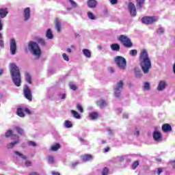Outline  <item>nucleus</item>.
<instances>
[{
	"label": "nucleus",
	"instance_id": "052dcab7",
	"mask_svg": "<svg viewBox=\"0 0 175 175\" xmlns=\"http://www.w3.org/2000/svg\"><path fill=\"white\" fill-rule=\"evenodd\" d=\"M135 136H139V135H140V132L139 131V130H137L134 134Z\"/></svg>",
	"mask_w": 175,
	"mask_h": 175
},
{
	"label": "nucleus",
	"instance_id": "774afa93",
	"mask_svg": "<svg viewBox=\"0 0 175 175\" xmlns=\"http://www.w3.org/2000/svg\"><path fill=\"white\" fill-rule=\"evenodd\" d=\"M67 52L72 53V49H70V48L67 49Z\"/></svg>",
	"mask_w": 175,
	"mask_h": 175
},
{
	"label": "nucleus",
	"instance_id": "603ef678",
	"mask_svg": "<svg viewBox=\"0 0 175 175\" xmlns=\"http://www.w3.org/2000/svg\"><path fill=\"white\" fill-rule=\"evenodd\" d=\"M111 5H117L118 3V0H109Z\"/></svg>",
	"mask_w": 175,
	"mask_h": 175
},
{
	"label": "nucleus",
	"instance_id": "6e6552de",
	"mask_svg": "<svg viewBox=\"0 0 175 175\" xmlns=\"http://www.w3.org/2000/svg\"><path fill=\"white\" fill-rule=\"evenodd\" d=\"M158 21V17L157 16H145L142 18V23L143 24H154Z\"/></svg>",
	"mask_w": 175,
	"mask_h": 175
},
{
	"label": "nucleus",
	"instance_id": "8fccbe9b",
	"mask_svg": "<svg viewBox=\"0 0 175 175\" xmlns=\"http://www.w3.org/2000/svg\"><path fill=\"white\" fill-rule=\"evenodd\" d=\"M28 146H30V147H36V143L32 141L28 142Z\"/></svg>",
	"mask_w": 175,
	"mask_h": 175
},
{
	"label": "nucleus",
	"instance_id": "f8f14e48",
	"mask_svg": "<svg viewBox=\"0 0 175 175\" xmlns=\"http://www.w3.org/2000/svg\"><path fill=\"white\" fill-rule=\"evenodd\" d=\"M129 10L130 12L131 16L135 17L136 16V6L133 3H129Z\"/></svg>",
	"mask_w": 175,
	"mask_h": 175
},
{
	"label": "nucleus",
	"instance_id": "c85d7f7f",
	"mask_svg": "<svg viewBox=\"0 0 175 175\" xmlns=\"http://www.w3.org/2000/svg\"><path fill=\"white\" fill-rule=\"evenodd\" d=\"M64 126L65 128H72L73 126V124L69 120H65L64 123Z\"/></svg>",
	"mask_w": 175,
	"mask_h": 175
},
{
	"label": "nucleus",
	"instance_id": "6e6d98bb",
	"mask_svg": "<svg viewBox=\"0 0 175 175\" xmlns=\"http://www.w3.org/2000/svg\"><path fill=\"white\" fill-rule=\"evenodd\" d=\"M77 165H79V161H75L71 163L72 167L77 166Z\"/></svg>",
	"mask_w": 175,
	"mask_h": 175
},
{
	"label": "nucleus",
	"instance_id": "2eb2a0df",
	"mask_svg": "<svg viewBox=\"0 0 175 175\" xmlns=\"http://www.w3.org/2000/svg\"><path fill=\"white\" fill-rule=\"evenodd\" d=\"M96 105L100 109H105L107 106V102L103 99H100L96 102Z\"/></svg>",
	"mask_w": 175,
	"mask_h": 175
},
{
	"label": "nucleus",
	"instance_id": "a18cd8bd",
	"mask_svg": "<svg viewBox=\"0 0 175 175\" xmlns=\"http://www.w3.org/2000/svg\"><path fill=\"white\" fill-rule=\"evenodd\" d=\"M137 166H139V162L136 161L132 164V169L135 170L137 169Z\"/></svg>",
	"mask_w": 175,
	"mask_h": 175
},
{
	"label": "nucleus",
	"instance_id": "de8ad7c7",
	"mask_svg": "<svg viewBox=\"0 0 175 175\" xmlns=\"http://www.w3.org/2000/svg\"><path fill=\"white\" fill-rule=\"evenodd\" d=\"M79 140L80 143H81V144H85V145L88 144V141H87V140H85V139H84L83 138H80L79 137Z\"/></svg>",
	"mask_w": 175,
	"mask_h": 175
},
{
	"label": "nucleus",
	"instance_id": "4c0bfd02",
	"mask_svg": "<svg viewBox=\"0 0 175 175\" xmlns=\"http://www.w3.org/2000/svg\"><path fill=\"white\" fill-rule=\"evenodd\" d=\"M88 17L90 18V20H95V18H96L95 15H94L91 12H88Z\"/></svg>",
	"mask_w": 175,
	"mask_h": 175
},
{
	"label": "nucleus",
	"instance_id": "5701e85b",
	"mask_svg": "<svg viewBox=\"0 0 175 175\" xmlns=\"http://www.w3.org/2000/svg\"><path fill=\"white\" fill-rule=\"evenodd\" d=\"M55 25L57 31L61 32V22L58 19H55Z\"/></svg>",
	"mask_w": 175,
	"mask_h": 175
},
{
	"label": "nucleus",
	"instance_id": "39448f33",
	"mask_svg": "<svg viewBox=\"0 0 175 175\" xmlns=\"http://www.w3.org/2000/svg\"><path fill=\"white\" fill-rule=\"evenodd\" d=\"M115 64L118 66L120 70L126 69V59L122 56H116L114 59Z\"/></svg>",
	"mask_w": 175,
	"mask_h": 175
},
{
	"label": "nucleus",
	"instance_id": "2f4dec72",
	"mask_svg": "<svg viewBox=\"0 0 175 175\" xmlns=\"http://www.w3.org/2000/svg\"><path fill=\"white\" fill-rule=\"evenodd\" d=\"M61 147L59 144H55V145L52 146L51 148V151H58Z\"/></svg>",
	"mask_w": 175,
	"mask_h": 175
},
{
	"label": "nucleus",
	"instance_id": "c756f323",
	"mask_svg": "<svg viewBox=\"0 0 175 175\" xmlns=\"http://www.w3.org/2000/svg\"><path fill=\"white\" fill-rule=\"evenodd\" d=\"M14 154H15L16 158H21L22 159H27V157L24 156L23 154H21L18 151H15Z\"/></svg>",
	"mask_w": 175,
	"mask_h": 175
},
{
	"label": "nucleus",
	"instance_id": "f704fd0d",
	"mask_svg": "<svg viewBox=\"0 0 175 175\" xmlns=\"http://www.w3.org/2000/svg\"><path fill=\"white\" fill-rule=\"evenodd\" d=\"M129 55H132V57H136L137 55V50L132 49L129 51Z\"/></svg>",
	"mask_w": 175,
	"mask_h": 175
},
{
	"label": "nucleus",
	"instance_id": "49530a36",
	"mask_svg": "<svg viewBox=\"0 0 175 175\" xmlns=\"http://www.w3.org/2000/svg\"><path fill=\"white\" fill-rule=\"evenodd\" d=\"M165 32V29L163 27H160L157 29V33L159 35H162Z\"/></svg>",
	"mask_w": 175,
	"mask_h": 175
},
{
	"label": "nucleus",
	"instance_id": "69168bd1",
	"mask_svg": "<svg viewBox=\"0 0 175 175\" xmlns=\"http://www.w3.org/2000/svg\"><path fill=\"white\" fill-rule=\"evenodd\" d=\"M51 174L52 175H59V174L58 172H52Z\"/></svg>",
	"mask_w": 175,
	"mask_h": 175
},
{
	"label": "nucleus",
	"instance_id": "79ce46f5",
	"mask_svg": "<svg viewBox=\"0 0 175 175\" xmlns=\"http://www.w3.org/2000/svg\"><path fill=\"white\" fill-rule=\"evenodd\" d=\"M2 33H0V47L3 49L5 47L4 43H3V40H2Z\"/></svg>",
	"mask_w": 175,
	"mask_h": 175
},
{
	"label": "nucleus",
	"instance_id": "e433bc0d",
	"mask_svg": "<svg viewBox=\"0 0 175 175\" xmlns=\"http://www.w3.org/2000/svg\"><path fill=\"white\" fill-rule=\"evenodd\" d=\"M101 175H109V168L104 167L101 172Z\"/></svg>",
	"mask_w": 175,
	"mask_h": 175
},
{
	"label": "nucleus",
	"instance_id": "bf43d9fd",
	"mask_svg": "<svg viewBox=\"0 0 175 175\" xmlns=\"http://www.w3.org/2000/svg\"><path fill=\"white\" fill-rule=\"evenodd\" d=\"M162 173V168H158L157 170V174L159 175Z\"/></svg>",
	"mask_w": 175,
	"mask_h": 175
},
{
	"label": "nucleus",
	"instance_id": "4d7b16f0",
	"mask_svg": "<svg viewBox=\"0 0 175 175\" xmlns=\"http://www.w3.org/2000/svg\"><path fill=\"white\" fill-rule=\"evenodd\" d=\"M32 164V163H31V161H25V165L26 166L28 167L29 166H31V165Z\"/></svg>",
	"mask_w": 175,
	"mask_h": 175
},
{
	"label": "nucleus",
	"instance_id": "680f3d73",
	"mask_svg": "<svg viewBox=\"0 0 175 175\" xmlns=\"http://www.w3.org/2000/svg\"><path fill=\"white\" fill-rule=\"evenodd\" d=\"M128 117H129V115L128 113L123 114V118H128Z\"/></svg>",
	"mask_w": 175,
	"mask_h": 175
},
{
	"label": "nucleus",
	"instance_id": "58836bf2",
	"mask_svg": "<svg viewBox=\"0 0 175 175\" xmlns=\"http://www.w3.org/2000/svg\"><path fill=\"white\" fill-rule=\"evenodd\" d=\"M77 109L79 111V113H84V109H83V107L81 105L77 103Z\"/></svg>",
	"mask_w": 175,
	"mask_h": 175
},
{
	"label": "nucleus",
	"instance_id": "423d86ee",
	"mask_svg": "<svg viewBox=\"0 0 175 175\" xmlns=\"http://www.w3.org/2000/svg\"><path fill=\"white\" fill-rule=\"evenodd\" d=\"M118 40L123 43L124 47H127L128 49H130L132 47V46H133L131 39L125 35H120L118 38Z\"/></svg>",
	"mask_w": 175,
	"mask_h": 175
},
{
	"label": "nucleus",
	"instance_id": "7c9ffc66",
	"mask_svg": "<svg viewBox=\"0 0 175 175\" xmlns=\"http://www.w3.org/2000/svg\"><path fill=\"white\" fill-rule=\"evenodd\" d=\"M134 70H135V77H138V78L142 77V71H140V70H139V68H135L134 69Z\"/></svg>",
	"mask_w": 175,
	"mask_h": 175
},
{
	"label": "nucleus",
	"instance_id": "a211bd4d",
	"mask_svg": "<svg viewBox=\"0 0 175 175\" xmlns=\"http://www.w3.org/2000/svg\"><path fill=\"white\" fill-rule=\"evenodd\" d=\"M162 131L165 132V133L172 132V126L169 124H165L162 126Z\"/></svg>",
	"mask_w": 175,
	"mask_h": 175
},
{
	"label": "nucleus",
	"instance_id": "3c124183",
	"mask_svg": "<svg viewBox=\"0 0 175 175\" xmlns=\"http://www.w3.org/2000/svg\"><path fill=\"white\" fill-rule=\"evenodd\" d=\"M59 98H60V99H62V100L65 99L66 98V94H65V93L59 94Z\"/></svg>",
	"mask_w": 175,
	"mask_h": 175
},
{
	"label": "nucleus",
	"instance_id": "4468645a",
	"mask_svg": "<svg viewBox=\"0 0 175 175\" xmlns=\"http://www.w3.org/2000/svg\"><path fill=\"white\" fill-rule=\"evenodd\" d=\"M167 84L165 81H160L157 87V91H163L166 88Z\"/></svg>",
	"mask_w": 175,
	"mask_h": 175
},
{
	"label": "nucleus",
	"instance_id": "13d9d810",
	"mask_svg": "<svg viewBox=\"0 0 175 175\" xmlns=\"http://www.w3.org/2000/svg\"><path fill=\"white\" fill-rule=\"evenodd\" d=\"M3 27V24L2 23V20L0 19V31H2Z\"/></svg>",
	"mask_w": 175,
	"mask_h": 175
},
{
	"label": "nucleus",
	"instance_id": "f257e3e1",
	"mask_svg": "<svg viewBox=\"0 0 175 175\" xmlns=\"http://www.w3.org/2000/svg\"><path fill=\"white\" fill-rule=\"evenodd\" d=\"M139 62L142 71L145 75H147V73L150 72V69H151L152 66L151 59H150L148 52H147L146 49H142L141 51V53L139 55Z\"/></svg>",
	"mask_w": 175,
	"mask_h": 175
},
{
	"label": "nucleus",
	"instance_id": "9b49d317",
	"mask_svg": "<svg viewBox=\"0 0 175 175\" xmlns=\"http://www.w3.org/2000/svg\"><path fill=\"white\" fill-rule=\"evenodd\" d=\"M23 94L26 99L31 102L32 100V93H31V90H29V87L25 85L23 88Z\"/></svg>",
	"mask_w": 175,
	"mask_h": 175
},
{
	"label": "nucleus",
	"instance_id": "473e14b6",
	"mask_svg": "<svg viewBox=\"0 0 175 175\" xmlns=\"http://www.w3.org/2000/svg\"><path fill=\"white\" fill-rule=\"evenodd\" d=\"M69 87L70 90H72V91H76L77 90V86H76L73 82L69 83Z\"/></svg>",
	"mask_w": 175,
	"mask_h": 175
},
{
	"label": "nucleus",
	"instance_id": "72a5a7b5",
	"mask_svg": "<svg viewBox=\"0 0 175 175\" xmlns=\"http://www.w3.org/2000/svg\"><path fill=\"white\" fill-rule=\"evenodd\" d=\"M26 81L29 83V84H32L31 77L29 73L26 74Z\"/></svg>",
	"mask_w": 175,
	"mask_h": 175
},
{
	"label": "nucleus",
	"instance_id": "0eeeda50",
	"mask_svg": "<svg viewBox=\"0 0 175 175\" xmlns=\"http://www.w3.org/2000/svg\"><path fill=\"white\" fill-rule=\"evenodd\" d=\"M124 85V82L120 81L114 88V95L116 98H120L121 96V92L122 91V87Z\"/></svg>",
	"mask_w": 175,
	"mask_h": 175
},
{
	"label": "nucleus",
	"instance_id": "e2e57ef3",
	"mask_svg": "<svg viewBox=\"0 0 175 175\" xmlns=\"http://www.w3.org/2000/svg\"><path fill=\"white\" fill-rule=\"evenodd\" d=\"M107 132H108L109 135H112L113 134V131H111V129H108Z\"/></svg>",
	"mask_w": 175,
	"mask_h": 175
},
{
	"label": "nucleus",
	"instance_id": "dca6fc26",
	"mask_svg": "<svg viewBox=\"0 0 175 175\" xmlns=\"http://www.w3.org/2000/svg\"><path fill=\"white\" fill-rule=\"evenodd\" d=\"M23 16L26 21L29 20V18L31 17V9L29 8H27L24 10Z\"/></svg>",
	"mask_w": 175,
	"mask_h": 175
},
{
	"label": "nucleus",
	"instance_id": "393cba45",
	"mask_svg": "<svg viewBox=\"0 0 175 175\" xmlns=\"http://www.w3.org/2000/svg\"><path fill=\"white\" fill-rule=\"evenodd\" d=\"M98 114L97 112H91L90 113H89V117L90 118V120H96V118H98Z\"/></svg>",
	"mask_w": 175,
	"mask_h": 175
},
{
	"label": "nucleus",
	"instance_id": "7ed1b4c3",
	"mask_svg": "<svg viewBox=\"0 0 175 175\" xmlns=\"http://www.w3.org/2000/svg\"><path fill=\"white\" fill-rule=\"evenodd\" d=\"M5 137H11V140H14L7 145V148L10 149L13 148L14 146H17V144H20V137H18L16 134H13V131L8 130L5 133Z\"/></svg>",
	"mask_w": 175,
	"mask_h": 175
},
{
	"label": "nucleus",
	"instance_id": "1a4fd4ad",
	"mask_svg": "<svg viewBox=\"0 0 175 175\" xmlns=\"http://www.w3.org/2000/svg\"><path fill=\"white\" fill-rule=\"evenodd\" d=\"M152 136L155 142L160 143V142H162L163 140L162 134L159 132L158 127L157 126L154 127V131L153 132Z\"/></svg>",
	"mask_w": 175,
	"mask_h": 175
},
{
	"label": "nucleus",
	"instance_id": "b1692460",
	"mask_svg": "<svg viewBox=\"0 0 175 175\" xmlns=\"http://www.w3.org/2000/svg\"><path fill=\"white\" fill-rule=\"evenodd\" d=\"M46 37L47 38V39H53V38H54V36L53 35V31H51V29H48L46 30Z\"/></svg>",
	"mask_w": 175,
	"mask_h": 175
},
{
	"label": "nucleus",
	"instance_id": "4be33fe9",
	"mask_svg": "<svg viewBox=\"0 0 175 175\" xmlns=\"http://www.w3.org/2000/svg\"><path fill=\"white\" fill-rule=\"evenodd\" d=\"M82 53L86 58H91V51L90 49H83Z\"/></svg>",
	"mask_w": 175,
	"mask_h": 175
},
{
	"label": "nucleus",
	"instance_id": "9d476101",
	"mask_svg": "<svg viewBox=\"0 0 175 175\" xmlns=\"http://www.w3.org/2000/svg\"><path fill=\"white\" fill-rule=\"evenodd\" d=\"M16 50H17V42H16V40L14 38H11L10 40V51L12 55H14V54H16Z\"/></svg>",
	"mask_w": 175,
	"mask_h": 175
},
{
	"label": "nucleus",
	"instance_id": "a19ab883",
	"mask_svg": "<svg viewBox=\"0 0 175 175\" xmlns=\"http://www.w3.org/2000/svg\"><path fill=\"white\" fill-rule=\"evenodd\" d=\"M126 158H128V156H120V157H118L117 159L118 161H119V162H123V161H125Z\"/></svg>",
	"mask_w": 175,
	"mask_h": 175
},
{
	"label": "nucleus",
	"instance_id": "ddd939ff",
	"mask_svg": "<svg viewBox=\"0 0 175 175\" xmlns=\"http://www.w3.org/2000/svg\"><path fill=\"white\" fill-rule=\"evenodd\" d=\"M87 5L90 9H95L98 6V1L96 0H88Z\"/></svg>",
	"mask_w": 175,
	"mask_h": 175
},
{
	"label": "nucleus",
	"instance_id": "37998d69",
	"mask_svg": "<svg viewBox=\"0 0 175 175\" xmlns=\"http://www.w3.org/2000/svg\"><path fill=\"white\" fill-rule=\"evenodd\" d=\"M68 1L70 3L72 8H77V3L75 1H73V0H68Z\"/></svg>",
	"mask_w": 175,
	"mask_h": 175
},
{
	"label": "nucleus",
	"instance_id": "ea45409f",
	"mask_svg": "<svg viewBox=\"0 0 175 175\" xmlns=\"http://www.w3.org/2000/svg\"><path fill=\"white\" fill-rule=\"evenodd\" d=\"M150 90V83L148 82H145L144 85V91H148Z\"/></svg>",
	"mask_w": 175,
	"mask_h": 175
},
{
	"label": "nucleus",
	"instance_id": "aec40b11",
	"mask_svg": "<svg viewBox=\"0 0 175 175\" xmlns=\"http://www.w3.org/2000/svg\"><path fill=\"white\" fill-rule=\"evenodd\" d=\"M16 114L19 117H25V114H24V107H18L16 111Z\"/></svg>",
	"mask_w": 175,
	"mask_h": 175
},
{
	"label": "nucleus",
	"instance_id": "c03bdc74",
	"mask_svg": "<svg viewBox=\"0 0 175 175\" xmlns=\"http://www.w3.org/2000/svg\"><path fill=\"white\" fill-rule=\"evenodd\" d=\"M37 42L38 43H39L40 44H41L42 46H44L45 44V42L44 40H43V38H38L37 39Z\"/></svg>",
	"mask_w": 175,
	"mask_h": 175
},
{
	"label": "nucleus",
	"instance_id": "c9c22d12",
	"mask_svg": "<svg viewBox=\"0 0 175 175\" xmlns=\"http://www.w3.org/2000/svg\"><path fill=\"white\" fill-rule=\"evenodd\" d=\"M55 160L54 159V157L53 156L48 157V163L53 164V163H55Z\"/></svg>",
	"mask_w": 175,
	"mask_h": 175
},
{
	"label": "nucleus",
	"instance_id": "cd10ccee",
	"mask_svg": "<svg viewBox=\"0 0 175 175\" xmlns=\"http://www.w3.org/2000/svg\"><path fill=\"white\" fill-rule=\"evenodd\" d=\"M71 113L73 115L74 118H77V120H80L81 118V116H80V113L75 110H71Z\"/></svg>",
	"mask_w": 175,
	"mask_h": 175
},
{
	"label": "nucleus",
	"instance_id": "6ab92c4d",
	"mask_svg": "<svg viewBox=\"0 0 175 175\" xmlns=\"http://www.w3.org/2000/svg\"><path fill=\"white\" fill-rule=\"evenodd\" d=\"M110 47L112 51H120V49H121V46L117 43L111 44Z\"/></svg>",
	"mask_w": 175,
	"mask_h": 175
},
{
	"label": "nucleus",
	"instance_id": "a878e982",
	"mask_svg": "<svg viewBox=\"0 0 175 175\" xmlns=\"http://www.w3.org/2000/svg\"><path fill=\"white\" fill-rule=\"evenodd\" d=\"M14 129H15V131H16L17 133H18L19 135H21V136H24V130L20 126H16L14 128Z\"/></svg>",
	"mask_w": 175,
	"mask_h": 175
},
{
	"label": "nucleus",
	"instance_id": "bb28decb",
	"mask_svg": "<svg viewBox=\"0 0 175 175\" xmlns=\"http://www.w3.org/2000/svg\"><path fill=\"white\" fill-rule=\"evenodd\" d=\"M91 159H92V155L91 154H86L82 156V160L83 161V162H87V161H91Z\"/></svg>",
	"mask_w": 175,
	"mask_h": 175
},
{
	"label": "nucleus",
	"instance_id": "412c9836",
	"mask_svg": "<svg viewBox=\"0 0 175 175\" xmlns=\"http://www.w3.org/2000/svg\"><path fill=\"white\" fill-rule=\"evenodd\" d=\"M137 2V8L139 9H143V7L144 6V2L145 0H136Z\"/></svg>",
	"mask_w": 175,
	"mask_h": 175
},
{
	"label": "nucleus",
	"instance_id": "5fc2aeb1",
	"mask_svg": "<svg viewBox=\"0 0 175 175\" xmlns=\"http://www.w3.org/2000/svg\"><path fill=\"white\" fill-rule=\"evenodd\" d=\"M108 71L109 73H114V68L113 67L108 68Z\"/></svg>",
	"mask_w": 175,
	"mask_h": 175
},
{
	"label": "nucleus",
	"instance_id": "f03ea898",
	"mask_svg": "<svg viewBox=\"0 0 175 175\" xmlns=\"http://www.w3.org/2000/svg\"><path fill=\"white\" fill-rule=\"evenodd\" d=\"M10 72L11 73L12 80L16 87L21 85V75L20 74V68L16 66V64H10Z\"/></svg>",
	"mask_w": 175,
	"mask_h": 175
},
{
	"label": "nucleus",
	"instance_id": "0e129e2a",
	"mask_svg": "<svg viewBox=\"0 0 175 175\" xmlns=\"http://www.w3.org/2000/svg\"><path fill=\"white\" fill-rule=\"evenodd\" d=\"M110 150L109 148H105V150H104V152H109V150Z\"/></svg>",
	"mask_w": 175,
	"mask_h": 175
},
{
	"label": "nucleus",
	"instance_id": "864d4df0",
	"mask_svg": "<svg viewBox=\"0 0 175 175\" xmlns=\"http://www.w3.org/2000/svg\"><path fill=\"white\" fill-rule=\"evenodd\" d=\"M23 111H25L27 114H31V110L28 108L23 107Z\"/></svg>",
	"mask_w": 175,
	"mask_h": 175
},
{
	"label": "nucleus",
	"instance_id": "09e8293b",
	"mask_svg": "<svg viewBox=\"0 0 175 175\" xmlns=\"http://www.w3.org/2000/svg\"><path fill=\"white\" fill-rule=\"evenodd\" d=\"M62 58L64 59V61H66L67 62H68V61H69V56H68V55H66V53L62 54Z\"/></svg>",
	"mask_w": 175,
	"mask_h": 175
},
{
	"label": "nucleus",
	"instance_id": "20e7f679",
	"mask_svg": "<svg viewBox=\"0 0 175 175\" xmlns=\"http://www.w3.org/2000/svg\"><path fill=\"white\" fill-rule=\"evenodd\" d=\"M28 49L36 58L40 57L42 51L40 50V47H39V44L36 42L30 41L28 44Z\"/></svg>",
	"mask_w": 175,
	"mask_h": 175
},
{
	"label": "nucleus",
	"instance_id": "338daca9",
	"mask_svg": "<svg viewBox=\"0 0 175 175\" xmlns=\"http://www.w3.org/2000/svg\"><path fill=\"white\" fill-rule=\"evenodd\" d=\"M2 75H3V70L0 69V76H2Z\"/></svg>",
	"mask_w": 175,
	"mask_h": 175
},
{
	"label": "nucleus",
	"instance_id": "f3484780",
	"mask_svg": "<svg viewBox=\"0 0 175 175\" xmlns=\"http://www.w3.org/2000/svg\"><path fill=\"white\" fill-rule=\"evenodd\" d=\"M8 8H0V18H5L8 16Z\"/></svg>",
	"mask_w": 175,
	"mask_h": 175
}]
</instances>
